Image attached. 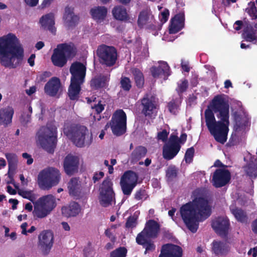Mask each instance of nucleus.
<instances>
[{
	"mask_svg": "<svg viewBox=\"0 0 257 257\" xmlns=\"http://www.w3.org/2000/svg\"><path fill=\"white\" fill-rule=\"evenodd\" d=\"M54 243V235L50 230H44L38 236V246L42 253L47 254L51 249Z\"/></svg>",
	"mask_w": 257,
	"mask_h": 257,
	"instance_id": "obj_14",
	"label": "nucleus"
},
{
	"mask_svg": "<svg viewBox=\"0 0 257 257\" xmlns=\"http://www.w3.org/2000/svg\"><path fill=\"white\" fill-rule=\"evenodd\" d=\"M60 178V173L58 169L49 167L39 173L38 177V185L43 190H49L59 183Z\"/></svg>",
	"mask_w": 257,
	"mask_h": 257,
	"instance_id": "obj_6",
	"label": "nucleus"
},
{
	"mask_svg": "<svg viewBox=\"0 0 257 257\" xmlns=\"http://www.w3.org/2000/svg\"><path fill=\"white\" fill-rule=\"evenodd\" d=\"M37 137L41 147L51 152L56 144V128L54 126L42 127L38 132Z\"/></svg>",
	"mask_w": 257,
	"mask_h": 257,
	"instance_id": "obj_7",
	"label": "nucleus"
},
{
	"mask_svg": "<svg viewBox=\"0 0 257 257\" xmlns=\"http://www.w3.org/2000/svg\"><path fill=\"white\" fill-rule=\"evenodd\" d=\"M104 176V173L102 172H99L98 173H96L94 174L93 180L94 182L98 181L100 178H102Z\"/></svg>",
	"mask_w": 257,
	"mask_h": 257,
	"instance_id": "obj_62",
	"label": "nucleus"
},
{
	"mask_svg": "<svg viewBox=\"0 0 257 257\" xmlns=\"http://www.w3.org/2000/svg\"><path fill=\"white\" fill-rule=\"evenodd\" d=\"M24 56L23 46L15 34L9 33L0 37V62L2 65L16 68Z\"/></svg>",
	"mask_w": 257,
	"mask_h": 257,
	"instance_id": "obj_3",
	"label": "nucleus"
},
{
	"mask_svg": "<svg viewBox=\"0 0 257 257\" xmlns=\"http://www.w3.org/2000/svg\"><path fill=\"white\" fill-rule=\"evenodd\" d=\"M126 250L123 247L118 248L111 253V257H125Z\"/></svg>",
	"mask_w": 257,
	"mask_h": 257,
	"instance_id": "obj_46",
	"label": "nucleus"
},
{
	"mask_svg": "<svg viewBox=\"0 0 257 257\" xmlns=\"http://www.w3.org/2000/svg\"><path fill=\"white\" fill-rule=\"evenodd\" d=\"M74 48L73 45L61 44L54 49L51 60L55 66L63 67L67 62V58L74 54Z\"/></svg>",
	"mask_w": 257,
	"mask_h": 257,
	"instance_id": "obj_8",
	"label": "nucleus"
},
{
	"mask_svg": "<svg viewBox=\"0 0 257 257\" xmlns=\"http://www.w3.org/2000/svg\"><path fill=\"white\" fill-rule=\"evenodd\" d=\"M137 225L136 219L134 217H130L128 218L125 226L127 228H133Z\"/></svg>",
	"mask_w": 257,
	"mask_h": 257,
	"instance_id": "obj_56",
	"label": "nucleus"
},
{
	"mask_svg": "<svg viewBox=\"0 0 257 257\" xmlns=\"http://www.w3.org/2000/svg\"><path fill=\"white\" fill-rule=\"evenodd\" d=\"M112 14L114 17L118 20L125 21L128 18L126 10L122 7H115L112 10Z\"/></svg>",
	"mask_w": 257,
	"mask_h": 257,
	"instance_id": "obj_36",
	"label": "nucleus"
},
{
	"mask_svg": "<svg viewBox=\"0 0 257 257\" xmlns=\"http://www.w3.org/2000/svg\"><path fill=\"white\" fill-rule=\"evenodd\" d=\"M126 116L121 110H117L113 114L110 125L112 133L116 136L124 134L126 130Z\"/></svg>",
	"mask_w": 257,
	"mask_h": 257,
	"instance_id": "obj_11",
	"label": "nucleus"
},
{
	"mask_svg": "<svg viewBox=\"0 0 257 257\" xmlns=\"http://www.w3.org/2000/svg\"><path fill=\"white\" fill-rule=\"evenodd\" d=\"M184 15L180 13L176 15L171 20L169 28V34H175L183 27Z\"/></svg>",
	"mask_w": 257,
	"mask_h": 257,
	"instance_id": "obj_23",
	"label": "nucleus"
},
{
	"mask_svg": "<svg viewBox=\"0 0 257 257\" xmlns=\"http://www.w3.org/2000/svg\"><path fill=\"white\" fill-rule=\"evenodd\" d=\"M28 226V224L26 222L23 223L21 225V229L22 230L21 233L23 235H27V228Z\"/></svg>",
	"mask_w": 257,
	"mask_h": 257,
	"instance_id": "obj_59",
	"label": "nucleus"
},
{
	"mask_svg": "<svg viewBox=\"0 0 257 257\" xmlns=\"http://www.w3.org/2000/svg\"><path fill=\"white\" fill-rule=\"evenodd\" d=\"M230 179L228 170L219 169L215 171L212 177V184L216 188L221 187L227 184Z\"/></svg>",
	"mask_w": 257,
	"mask_h": 257,
	"instance_id": "obj_15",
	"label": "nucleus"
},
{
	"mask_svg": "<svg viewBox=\"0 0 257 257\" xmlns=\"http://www.w3.org/2000/svg\"><path fill=\"white\" fill-rule=\"evenodd\" d=\"M187 139V135L184 134L181 135L180 139L177 136L172 135L168 142L163 148V155L165 159L171 160L173 159L180 150V143H184Z\"/></svg>",
	"mask_w": 257,
	"mask_h": 257,
	"instance_id": "obj_9",
	"label": "nucleus"
},
{
	"mask_svg": "<svg viewBox=\"0 0 257 257\" xmlns=\"http://www.w3.org/2000/svg\"><path fill=\"white\" fill-rule=\"evenodd\" d=\"M26 4L30 7H35L37 5L39 0H24Z\"/></svg>",
	"mask_w": 257,
	"mask_h": 257,
	"instance_id": "obj_61",
	"label": "nucleus"
},
{
	"mask_svg": "<svg viewBox=\"0 0 257 257\" xmlns=\"http://www.w3.org/2000/svg\"><path fill=\"white\" fill-rule=\"evenodd\" d=\"M246 173L251 177H255L257 173V167L249 165L245 168Z\"/></svg>",
	"mask_w": 257,
	"mask_h": 257,
	"instance_id": "obj_50",
	"label": "nucleus"
},
{
	"mask_svg": "<svg viewBox=\"0 0 257 257\" xmlns=\"http://www.w3.org/2000/svg\"><path fill=\"white\" fill-rule=\"evenodd\" d=\"M188 86V82L186 80H182L180 83H178V87L177 91L179 92H183L184 91Z\"/></svg>",
	"mask_w": 257,
	"mask_h": 257,
	"instance_id": "obj_55",
	"label": "nucleus"
},
{
	"mask_svg": "<svg viewBox=\"0 0 257 257\" xmlns=\"http://www.w3.org/2000/svg\"><path fill=\"white\" fill-rule=\"evenodd\" d=\"M105 235L108 237L111 240H113L115 239V237L114 235V232L113 230H111V228H108L105 230Z\"/></svg>",
	"mask_w": 257,
	"mask_h": 257,
	"instance_id": "obj_58",
	"label": "nucleus"
},
{
	"mask_svg": "<svg viewBox=\"0 0 257 257\" xmlns=\"http://www.w3.org/2000/svg\"><path fill=\"white\" fill-rule=\"evenodd\" d=\"M180 103L179 100L171 101L168 104L169 111L173 114H176L177 112L178 108Z\"/></svg>",
	"mask_w": 257,
	"mask_h": 257,
	"instance_id": "obj_47",
	"label": "nucleus"
},
{
	"mask_svg": "<svg viewBox=\"0 0 257 257\" xmlns=\"http://www.w3.org/2000/svg\"><path fill=\"white\" fill-rule=\"evenodd\" d=\"M78 165L77 157L70 155L67 156L64 162V168L68 175H72L77 172Z\"/></svg>",
	"mask_w": 257,
	"mask_h": 257,
	"instance_id": "obj_20",
	"label": "nucleus"
},
{
	"mask_svg": "<svg viewBox=\"0 0 257 257\" xmlns=\"http://www.w3.org/2000/svg\"><path fill=\"white\" fill-rule=\"evenodd\" d=\"M133 73L137 86L139 88L142 87L144 83L143 73L140 70L136 68L133 70Z\"/></svg>",
	"mask_w": 257,
	"mask_h": 257,
	"instance_id": "obj_37",
	"label": "nucleus"
},
{
	"mask_svg": "<svg viewBox=\"0 0 257 257\" xmlns=\"http://www.w3.org/2000/svg\"><path fill=\"white\" fill-rule=\"evenodd\" d=\"M212 226L216 233L221 235H224L228 229V219L223 217L216 218L213 221Z\"/></svg>",
	"mask_w": 257,
	"mask_h": 257,
	"instance_id": "obj_19",
	"label": "nucleus"
},
{
	"mask_svg": "<svg viewBox=\"0 0 257 257\" xmlns=\"http://www.w3.org/2000/svg\"><path fill=\"white\" fill-rule=\"evenodd\" d=\"M90 13L94 20L101 22L105 19L107 10L104 7H95L91 9Z\"/></svg>",
	"mask_w": 257,
	"mask_h": 257,
	"instance_id": "obj_28",
	"label": "nucleus"
},
{
	"mask_svg": "<svg viewBox=\"0 0 257 257\" xmlns=\"http://www.w3.org/2000/svg\"><path fill=\"white\" fill-rule=\"evenodd\" d=\"M153 16L150 12L146 11L142 12L138 19V25L140 27H144L149 24L152 23L153 20Z\"/></svg>",
	"mask_w": 257,
	"mask_h": 257,
	"instance_id": "obj_33",
	"label": "nucleus"
},
{
	"mask_svg": "<svg viewBox=\"0 0 257 257\" xmlns=\"http://www.w3.org/2000/svg\"><path fill=\"white\" fill-rule=\"evenodd\" d=\"M212 250L217 255H223L228 252L229 247L226 243L218 241L213 242Z\"/></svg>",
	"mask_w": 257,
	"mask_h": 257,
	"instance_id": "obj_31",
	"label": "nucleus"
},
{
	"mask_svg": "<svg viewBox=\"0 0 257 257\" xmlns=\"http://www.w3.org/2000/svg\"><path fill=\"white\" fill-rule=\"evenodd\" d=\"M246 11L253 19L257 18V7L254 2H251L248 3Z\"/></svg>",
	"mask_w": 257,
	"mask_h": 257,
	"instance_id": "obj_41",
	"label": "nucleus"
},
{
	"mask_svg": "<svg viewBox=\"0 0 257 257\" xmlns=\"http://www.w3.org/2000/svg\"><path fill=\"white\" fill-rule=\"evenodd\" d=\"M247 254L252 257H256L257 256V247L250 248L247 252Z\"/></svg>",
	"mask_w": 257,
	"mask_h": 257,
	"instance_id": "obj_63",
	"label": "nucleus"
},
{
	"mask_svg": "<svg viewBox=\"0 0 257 257\" xmlns=\"http://www.w3.org/2000/svg\"><path fill=\"white\" fill-rule=\"evenodd\" d=\"M251 228L252 231L257 234V219L252 222L251 224Z\"/></svg>",
	"mask_w": 257,
	"mask_h": 257,
	"instance_id": "obj_64",
	"label": "nucleus"
},
{
	"mask_svg": "<svg viewBox=\"0 0 257 257\" xmlns=\"http://www.w3.org/2000/svg\"><path fill=\"white\" fill-rule=\"evenodd\" d=\"M159 230V225L154 220H149L143 231L151 237H155L157 236Z\"/></svg>",
	"mask_w": 257,
	"mask_h": 257,
	"instance_id": "obj_30",
	"label": "nucleus"
},
{
	"mask_svg": "<svg viewBox=\"0 0 257 257\" xmlns=\"http://www.w3.org/2000/svg\"><path fill=\"white\" fill-rule=\"evenodd\" d=\"M5 229V236L9 238L11 241H15L17 239V234L16 232H10L9 227L4 226Z\"/></svg>",
	"mask_w": 257,
	"mask_h": 257,
	"instance_id": "obj_48",
	"label": "nucleus"
},
{
	"mask_svg": "<svg viewBox=\"0 0 257 257\" xmlns=\"http://www.w3.org/2000/svg\"><path fill=\"white\" fill-rule=\"evenodd\" d=\"M177 173V171L176 167L174 166H170L167 171L166 175L167 177L171 179L176 176Z\"/></svg>",
	"mask_w": 257,
	"mask_h": 257,
	"instance_id": "obj_52",
	"label": "nucleus"
},
{
	"mask_svg": "<svg viewBox=\"0 0 257 257\" xmlns=\"http://www.w3.org/2000/svg\"><path fill=\"white\" fill-rule=\"evenodd\" d=\"M40 23L44 29H48L52 33L55 32V28L54 27L55 17L53 13H51L43 16L40 19Z\"/></svg>",
	"mask_w": 257,
	"mask_h": 257,
	"instance_id": "obj_24",
	"label": "nucleus"
},
{
	"mask_svg": "<svg viewBox=\"0 0 257 257\" xmlns=\"http://www.w3.org/2000/svg\"><path fill=\"white\" fill-rule=\"evenodd\" d=\"M194 153V150L193 148L188 149L185 155V160L186 163H190L192 161Z\"/></svg>",
	"mask_w": 257,
	"mask_h": 257,
	"instance_id": "obj_51",
	"label": "nucleus"
},
{
	"mask_svg": "<svg viewBox=\"0 0 257 257\" xmlns=\"http://www.w3.org/2000/svg\"><path fill=\"white\" fill-rule=\"evenodd\" d=\"M147 153V150L143 147H138L133 152L131 156V160L136 162L141 158L144 157Z\"/></svg>",
	"mask_w": 257,
	"mask_h": 257,
	"instance_id": "obj_35",
	"label": "nucleus"
},
{
	"mask_svg": "<svg viewBox=\"0 0 257 257\" xmlns=\"http://www.w3.org/2000/svg\"><path fill=\"white\" fill-rule=\"evenodd\" d=\"M80 212V207L76 203H72L68 206L62 208V214L66 217L75 216Z\"/></svg>",
	"mask_w": 257,
	"mask_h": 257,
	"instance_id": "obj_29",
	"label": "nucleus"
},
{
	"mask_svg": "<svg viewBox=\"0 0 257 257\" xmlns=\"http://www.w3.org/2000/svg\"><path fill=\"white\" fill-rule=\"evenodd\" d=\"M97 54L100 62L107 66L113 65L117 59L116 51L113 47L101 45L98 48Z\"/></svg>",
	"mask_w": 257,
	"mask_h": 257,
	"instance_id": "obj_12",
	"label": "nucleus"
},
{
	"mask_svg": "<svg viewBox=\"0 0 257 257\" xmlns=\"http://www.w3.org/2000/svg\"><path fill=\"white\" fill-rule=\"evenodd\" d=\"M169 12L168 10H165L161 13L159 19L162 23H165L168 19Z\"/></svg>",
	"mask_w": 257,
	"mask_h": 257,
	"instance_id": "obj_54",
	"label": "nucleus"
},
{
	"mask_svg": "<svg viewBox=\"0 0 257 257\" xmlns=\"http://www.w3.org/2000/svg\"><path fill=\"white\" fill-rule=\"evenodd\" d=\"M152 238L145 232V231H142L137 236L136 241L139 244L144 245L150 241V238Z\"/></svg>",
	"mask_w": 257,
	"mask_h": 257,
	"instance_id": "obj_40",
	"label": "nucleus"
},
{
	"mask_svg": "<svg viewBox=\"0 0 257 257\" xmlns=\"http://www.w3.org/2000/svg\"><path fill=\"white\" fill-rule=\"evenodd\" d=\"M143 106V112L146 116H152L155 115L157 112V105L152 98L148 97H144L142 101Z\"/></svg>",
	"mask_w": 257,
	"mask_h": 257,
	"instance_id": "obj_21",
	"label": "nucleus"
},
{
	"mask_svg": "<svg viewBox=\"0 0 257 257\" xmlns=\"http://www.w3.org/2000/svg\"><path fill=\"white\" fill-rule=\"evenodd\" d=\"M206 125L214 139L221 144L227 140L229 124V105L220 96H215L204 111Z\"/></svg>",
	"mask_w": 257,
	"mask_h": 257,
	"instance_id": "obj_1",
	"label": "nucleus"
},
{
	"mask_svg": "<svg viewBox=\"0 0 257 257\" xmlns=\"http://www.w3.org/2000/svg\"><path fill=\"white\" fill-rule=\"evenodd\" d=\"M109 80V75L100 76L91 80V86L94 88L105 87L107 85Z\"/></svg>",
	"mask_w": 257,
	"mask_h": 257,
	"instance_id": "obj_34",
	"label": "nucleus"
},
{
	"mask_svg": "<svg viewBox=\"0 0 257 257\" xmlns=\"http://www.w3.org/2000/svg\"><path fill=\"white\" fill-rule=\"evenodd\" d=\"M158 63V66L152 67L151 69L152 74L154 78H163L166 80L170 75L169 66L164 61H160Z\"/></svg>",
	"mask_w": 257,
	"mask_h": 257,
	"instance_id": "obj_16",
	"label": "nucleus"
},
{
	"mask_svg": "<svg viewBox=\"0 0 257 257\" xmlns=\"http://www.w3.org/2000/svg\"><path fill=\"white\" fill-rule=\"evenodd\" d=\"M250 27V26H249V27L247 26L246 28L244 29V31L245 35L246 40L248 42H252L256 39V37L255 32H250L249 31Z\"/></svg>",
	"mask_w": 257,
	"mask_h": 257,
	"instance_id": "obj_45",
	"label": "nucleus"
},
{
	"mask_svg": "<svg viewBox=\"0 0 257 257\" xmlns=\"http://www.w3.org/2000/svg\"><path fill=\"white\" fill-rule=\"evenodd\" d=\"M146 248L145 253L149 251H152L155 248V246L151 240L143 245Z\"/></svg>",
	"mask_w": 257,
	"mask_h": 257,
	"instance_id": "obj_57",
	"label": "nucleus"
},
{
	"mask_svg": "<svg viewBox=\"0 0 257 257\" xmlns=\"http://www.w3.org/2000/svg\"><path fill=\"white\" fill-rule=\"evenodd\" d=\"M70 71L72 76L68 95L71 99L75 100L79 97L80 85L84 80L86 68L82 63L75 62L71 65Z\"/></svg>",
	"mask_w": 257,
	"mask_h": 257,
	"instance_id": "obj_4",
	"label": "nucleus"
},
{
	"mask_svg": "<svg viewBox=\"0 0 257 257\" xmlns=\"http://www.w3.org/2000/svg\"><path fill=\"white\" fill-rule=\"evenodd\" d=\"M120 84L122 88L126 91L129 90L132 86L131 81L127 77H122L120 81Z\"/></svg>",
	"mask_w": 257,
	"mask_h": 257,
	"instance_id": "obj_49",
	"label": "nucleus"
},
{
	"mask_svg": "<svg viewBox=\"0 0 257 257\" xmlns=\"http://www.w3.org/2000/svg\"><path fill=\"white\" fill-rule=\"evenodd\" d=\"M6 157L8 161L9 170L12 168H15L18 161L17 156L14 154L10 153L6 154Z\"/></svg>",
	"mask_w": 257,
	"mask_h": 257,
	"instance_id": "obj_43",
	"label": "nucleus"
},
{
	"mask_svg": "<svg viewBox=\"0 0 257 257\" xmlns=\"http://www.w3.org/2000/svg\"><path fill=\"white\" fill-rule=\"evenodd\" d=\"M63 19L64 25L68 28L75 25L78 21V17L73 13V9L69 7L66 8Z\"/></svg>",
	"mask_w": 257,
	"mask_h": 257,
	"instance_id": "obj_25",
	"label": "nucleus"
},
{
	"mask_svg": "<svg viewBox=\"0 0 257 257\" xmlns=\"http://www.w3.org/2000/svg\"><path fill=\"white\" fill-rule=\"evenodd\" d=\"M22 156L24 158L27 159V163L28 165H31L33 162V159L30 155L27 153H23Z\"/></svg>",
	"mask_w": 257,
	"mask_h": 257,
	"instance_id": "obj_60",
	"label": "nucleus"
},
{
	"mask_svg": "<svg viewBox=\"0 0 257 257\" xmlns=\"http://www.w3.org/2000/svg\"><path fill=\"white\" fill-rule=\"evenodd\" d=\"M193 200L180 209L182 219L189 230L196 232L199 223L210 215L211 207L208 200L196 190L193 193Z\"/></svg>",
	"mask_w": 257,
	"mask_h": 257,
	"instance_id": "obj_2",
	"label": "nucleus"
},
{
	"mask_svg": "<svg viewBox=\"0 0 257 257\" xmlns=\"http://www.w3.org/2000/svg\"><path fill=\"white\" fill-rule=\"evenodd\" d=\"M60 79L56 77L51 78L45 84L44 90L46 93L52 96H55L61 89Z\"/></svg>",
	"mask_w": 257,
	"mask_h": 257,
	"instance_id": "obj_18",
	"label": "nucleus"
},
{
	"mask_svg": "<svg viewBox=\"0 0 257 257\" xmlns=\"http://www.w3.org/2000/svg\"><path fill=\"white\" fill-rule=\"evenodd\" d=\"M64 133L79 147L89 146L92 142V135L84 126L71 125L69 127L68 125L65 124Z\"/></svg>",
	"mask_w": 257,
	"mask_h": 257,
	"instance_id": "obj_5",
	"label": "nucleus"
},
{
	"mask_svg": "<svg viewBox=\"0 0 257 257\" xmlns=\"http://www.w3.org/2000/svg\"><path fill=\"white\" fill-rule=\"evenodd\" d=\"M93 101L95 103L93 105H91V108L95 109L97 113L101 112L104 108L105 104L102 103L101 101L97 100L95 97L93 99Z\"/></svg>",
	"mask_w": 257,
	"mask_h": 257,
	"instance_id": "obj_44",
	"label": "nucleus"
},
{
	"mask_svg": "<svg viewBox=\"0 0 257 257\" xmlns=\"http://www.w3.org/2000/svg\"><path fill=\"white\" fill-rule=\"evenodd\" d=\"M37 202L50 211H52L56 206V198L51 194L42 196Z\"/></svg>",
	"mask_w": 257,
	"mask_h": 257,
	"instance_id": "obj_27",
	"label": "nucleus"
},
{
	"mask_svg": "<svg viewBox=\"0 0 257 257\" xmlns=\"http://www.w3.org/2000/svg\"><path fill=\"white\" fill-rule=\"evenodd\" d=\"M182 249L176 245L167 244L163 246L159 257H182Z\"/></svg>",
	"mask_w": 257,
	"mask_h": 257,
	"instance_id": "obj_17",
	"label": "nucleus"
},
{
	"mask_svg": "<svg viewBox=\"0 0 257 257\" xmlns=\"http://www.w3.org/2000/svg\"><path fill=\"white\" fill-rule=\"evenodd\" d=\"M138 176L134 172L128 171L121 177L120 185L123 193L130 196L137 184Z\"/></svg>",
	"mask_w": 257,
	"mask_h": 257,
	"instance_id": "obj_13",
	"label": "nucleus"
},
{
	"mask_svg": "<svg viewBox=\"0 0 257 257\" xmlns=\"http://www.w3.org/2000/svg\"><path fill=\"white\" fill-rule=\"evenodd\" d=\"M99 200L103 207H107L115 204L114 193L112 188V183L109 179L103 182L99 189Z\"/></svg>",
	"mask_w": 257,
	"mask_h": 257,
	"instance_id": "obj_10",
	"label": "nucleus"
},
{
	"mask_svg": "<svg viewBox=\"0 0 257 257\" xmlns=\"http://www.w3.org/2000/svg\"><path fill=\"white\" fill-rule=\"evenodd\" d=\"M14 113L13 108L7 106L0 109V124L7 126L12 122Z\"/></svg>",
	"mask_w": 257,
	"mask_h": 257,
	"instance_id": "obj_22",
	"label": "nucleus"
},
{
	"mask_svg": "<svg viewBox=\"0 0 257 257\" xmlns=\"http://www.w3.org/2000/svg\"><path fill=\"white\" fill-rule=\"evenodd\" d=\"M32 112V108L30 105L27 106V110L24 111L21 118L22 123L27 124L30 121L31 114Z\"/></svg>",
	"mask_w": 257,
	"mask_h": 257,
	"instance_id": "obj_42",
	"label": "nucleus"
},
{
	"mask_svg": "<svg viewBox=\"0 0 257 257\" xmlns=\"http://www.w3.org/2000/svg\"><path fill=\"white\" fill-rule=\"evenodd\" d=\"M51 212L38 202H36L34 204L33 214L35 217L43 218L49 215Z\"/></svg>",
	"mask_w": 257,
	"mask_h": 257,
	"instance_id": "obj_32",
	"label": "nucleus"
},
{
	"mask_svg": "<svg viewBox=\"0 0 257 257\" xmlns=\"http://www.w3.org/2000/svg\"><path fill=\"white\" fill-rule=\"evenodd\" d=\"M18 194L23 198L28 199L32 202L37 198V195L33 191L19 190Z\"/></svg>",
	"mask_w": 257,
	"mask_h": 257,
	"instance_id": "obj_38",
	"label": "nucleus"
},
{
	"mask_svg": "<svg viewBox=\"0 0 257 257\" xmlns=\"http://www.w3.org/2000/svg\"><path fill=\"white\" fill-rule=\"evenodd\" d=\"M168 134L169 132L166 130H164L158 133V139L159 140H161L163 142H165L168 138Z\"/></svg>",
	"mask_w": 257,
	"mask_h": 257,
	"instance_id": "obj_53",
	"label": "nucleus"
},
{
	"mask_svg": "<svg viewBox=\"0 0 257 257\" xmlns=\"http://www.w3.org/2000/svg\"><path fill=\"white\" fill-rule=\"evenodd\" d=\"M68 189L70 195L79 196L82 191L80 181L77 178H72L68 183Z\"/></svg>",
	"mask_w": 257,
	"mask_h": 257,
	"instance_id": "obj_26",
	"label": "nucleus"
},
{
	"mask_svg": "<svg viewBox=\"0 0 257 257\" xmlns=\"http://www.w3.org/2000/svg\"><path fill=\"white\" fill-rule=\"evenodd\" d=\"M231 211L236 219L240 222H244L246 220V216L245 213L241 209L233 208H230Z\"/></svg>",
	"mask_w": 257,
	"mask_h": 257,
	"instance_id": "obj_39",
	"label": "nucleus"
}]
</instances>
